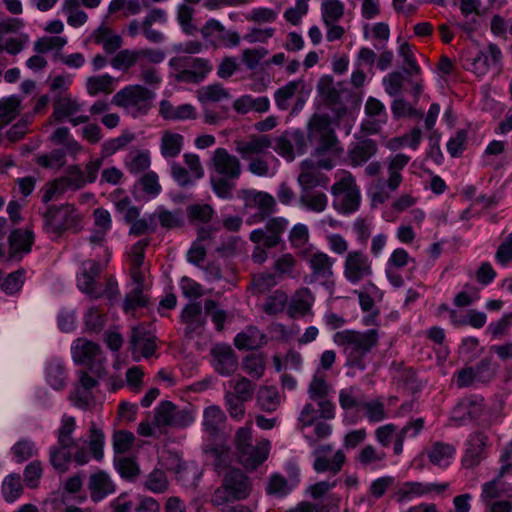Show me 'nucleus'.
Returning <instances> with one entry per match:
<instances>
[{
  "label": "nucleus",
  "instance_id": "f257e3e1",
  "mask_svg": "<svg viewBox=\"0 0 512 512\" xmlns=\"http://www.w3.org/2000/svg\"><path fill=\"white\" fill-rule=\"evenodd\" d=\"M378 340L379 335L376 329H369L365 332L343 330L336 332L333 336L334 343L343 347L346 366L360 371L366 369V358L377 346Z\"/></svg>",
  "mask_w": 512,
  "mask_h": 512
},
{
  "label": "nucleus",
  "instance_id": "f03ea898",
  "mask_svg": "<svg viewBox=\"0 0 512 512\" xmlns=\"http://www.w3.org/2000/svg\"><path fill=\"white\" fill-rule=\"evenodd\" d=\"M316 88L325 105L338 119L343 118L349 111L360 105L361 99L358 93L343 87L342 83L334 86V79L331 75L322 76Z\"/></svg>",
  "mask_w": 512,
  "mask_h": 512
},
{
  "label": "nucleus",
  "instance_id": "7ed1b4c3",
  "mask_svg": "<svg viewBox=\"0 0 512 512\" xmlns=\"http://www.w3.org/2000/svg\"><path fill=\"white\" fill-rule=\"evenodd\" d=\"M252 490V483L249 477L238 468H231L223 476L222 484L218 487L212 497V505H221L225 502H235L246 499Z\"/></svg>",
  "mask_w": 512,
  "mask_h": 512
},
{
  "label": "nucleus",
  "instance_id": "20e7f679",
  "mask_svg": "<svg viewBox=\"0 0 512 512\" xmlns=\"http://www.w3.org/2000/svg\"><path fill=\"white\" fill-rule=\"evenodd\" d=\"M234 442L239 461L246 468L255 469L268 457V440L260 442L257 445L252 444L251 422H248L245 427H240L236 431Z\"/></svg>",
  "mask_w": 512,
  "mask_h": 512
},
{
  "label": "nucleus",
  "instance_id": "39448f33",
  "mask_svg": "<svg viewBox=\"0 0 512 512\" xmlns=\"http://www.w3.org/2000/svg\"><path fill=\"white\" fill-rule=\"evenodd\" d=\"M155 94L141 85H129L112 97L111 103L121 107L133 118L146 115L150 110Z\"/></svg>",
  "mask_w": 512,
  "mask_h": 512
},
{
  "label": "nucleus",
  "instance_id": "423d86ee",
  "mask_svg": "<svg viewBox=\"0 0 512 512\" xmlns=\"http://www.w3.org/2000/svg\"><path fill=\"white\" fill-rule=\"evenodd\" d=\"M307 140L314 146L313 155L323 156L338 143L327 114H314L307 124Z\"/></svg>",
  "mask_w": 512,
  "mask_h": 512
},
{
  "label": "nucleus",
  "instance_id": "0eeeda50",
  "mask_svg": "<svg viewBox=\"0 0 512 512\" xmlns=\"http://www.w3.org/2000/svg\"><path fill=\"white\" fill-rule=\"evenodd\" d=\"M169 66L177 71L175 79L178 82L198 84L212 71V65L207 59L191 56L173 57Z\"/></svg>",
  "mask_w": 512,
  "mask_h": 512
},
{
  "label": "nucleus",
  "instance_id": "6e6552de",
  "mask_svg": "<svg viewBox=\"0 0 512 512\" xmlns=\"http://www.w3.org/2000/svg\"><path fill=\"white\" fill-rule=\"evenodd\" d=\"M44 228L47 233L62 235L66 230L78 229L80 217L72 204L49 205L43 213Z\"/></svg>",
  "mask_w": 512,
  "mask_h": 512
},
{
  "label": "nucleus",
  "instance_id": "1a4fd4ad",
  "mask_svg": "<svg viewBox=\"0 0 512 512\" xmlns=\"http://www.w3.org/2000/svg\"><path fill=\"white\" fill-rule=\"evenodd\" d=\"M238 197L244 201L245 209L258 208L259 215L262 216L261 219H267L275 212L276 201L267 192L242 189L238 192Z\"/></svg>",
  "mask_w": 512,
  "mask_h": 512
},
{
  "label": "nucleus",
  "instance_id": "9d476101",
  "mask_svg": "<svg viewBox=\"0 0 512 512\" xmlns=\"http://www.w3.org/2000/svg\"><path fill=\"white\" fill-rule=\"evenodd\" d=\"M214 370L221 376H230L238 369V357L228 344H216L210 350Z\"/></svg>",
  "mask_w": 512,
  "mask_h": 512
},
{
  "label": "nucleus",
  "instance_id": "9b49d317",
  "mask_svg": "<svg viewBox=\"0 0 512 512\" xmlns=\"http://www.w3.org/2000/svg\"><path fill=\"white\" fill-rule=\"evenodd\" d=\"M371 274V262L367 255L361 251L348 252L344 262V275L349 282L358 283Z\"/></svg>",
  "mask_w": 512,
  "mask_h": 512
},
{
  "label": "nucleus",
  "instance_id": "f8f14e48",
  "mask_svg": "<svg viewBox=\"0 0 512 512\" xmlns=\"http://www.w3.org/2000/svg\"><path fill=\"white\" fill-rule=\"evenodd\" d=\"M101 265L96 260H88L83 263V271L78 276V287L90 297L99 298L101 290L96 285V279L101 274Z\"/></svg>",
  "mask_w": 512,
  "mask_h": 512
},
{
  "label": "nucleus",
  "instance_id": "ddd939ff",
  "mask_svg": "<svg viewBox=\"0 0 512 512\" xmlns=\"http://www.w3.org/2000/svg\"><path fill=\"white\" fill-rule=\"evenodd\" d=\"M215 170L230 179H238L241 174V164L236 156L230 155L226 149L218 148L214 152Z\"/></svg>",
  "mask_w": 512,
  "mask_h": 512
},
{
  "label": "nucleus",
  "instance_id": "4468645a",
  "mask_svg": "<svg viewBox=\"0 0 512 512\" xmlns=\"http://www.w3.org/2000/svg\"><path fill=\"white\" fill-rule=\"evenodd\" d=\"M8 242V260L15 258L21 259L23 254H27L31 251L34 242V234L29 230L14 229L8 237Z\"/></svg>",
  "mask_w": 512,
  "mask_h": 512
},
{
  "label": "nucleus",
  "instance_id": "2eb2a0df",
  "mask_svg": "<svg viewBox=\"0 0 512 512\" xmlns=\"http://www.w3.org/2000/svg\"><path fill=\"white\" fill-rule=\"evenodd\" d=\"M487 436L482 432H474L469 436L467 449L462 458V464L466 468L477 466L484 458V448Z\"/></svg>",
  "mask_w": 512,
  "mask_h": 512
},
{
  "label": "nucleus",
  "instance_id": "dca6fc26",
  "mask_svg": "<svg viewBox=\"0 0 512 512\" xmlns=\"http://www.w3.org/2000/svg\"><path fill=\"white\" fill-rule=\"evenodd\" d=\"M378 151L377 143L369 138H358L348 149V158L354 166H360L370 160Z\"/></svg>",
  "mask_w": 512,
  "mask_h": 512
},
{
  "label": "nucleus",
  "instance_id": "f3484780",
  "mask_svg": "<svg viewBox=\"0 0 512 512\" xmlns=\"http://www.w3.org/2000/svg\"><path fill=\"white\" fill-rule=\"evenodd\" d=\"M90 498L94 502L103 500L115 491V485L104 471H98L90 476L88 482Z\"/></svg>",
  "mask_w": 512,
  "mask_h": 512
},
{
  "label": "nucleus",
  "instance_id": "a211bd4d",
  "mask_svg": "<svg viewBox=\"0 0 512 512\" xmlns=\"http://www.w3.org/2000/svg\"><path fill=\"white\" fill-rule=\"evenodd\" d=\"M307 261L312 270L309 283L319 279L327 280L333 276V260L326 253L315 252L307 258Z\"/></svg>",
  "mask_w": 512,
  "mask_h": 512
},
{
  "label": "nucleus",
  "instance_id": "6ab92c4d",
  "mask_svg": "<svg viewBox=\"0 0 512 512\" xmlns=\"http://www.w3.org/2000/svg\"><path fill=\"white\" fill-rule=\"evenodd\" d=\"M101 353L98 344L82 338L76 339L72 346L73 360L78 365L86 366Z\"/></svg>",
  "mask_w": 512,
  "mask_h": 512
},
{
  "label": "nucleus",
  "instance_id": "aec40b11",
  "mask_svg": "<svg viewBox=\"0 0 512 512\" xmlns=\"http://www.w3.org/2000/svg\"><path fill=\"white\" fill-rule=\"evenodd\" d=\"M267 337L256 326L247 327L246 331L238 333L234 345L239 350H255L266 344Z\"/></svg>",
  "mask_w": 512,
  "mask_h": 512
},
{
  "label": "nucleus",
  "instance_id": "412c9836",
  "mask_svg": "<svg viewBox=\"0 0 512 512\" xmlns=\"http://www.w3.org/2000/svg\"><path fill=\"white\" fill-rule=\"evenodd\" d=\"M181 321L186 324V334H191L205 325V318L202 316V305L199 302L188 303L181 312Z\"/></svg>",
  "mask_w": 512,
  "mask_h": 512
},
{
  "label": "nucleus",
  "instance_id": "4be33fe9",
  "mask_svg": "<svg viewBox=\"0 0 512 512\" xmlns=\"http://www.w3.org/2000/svg\"><path fill=\"white\" fill-rule=\"evenodd\" d=\"M235 145L236 151L243 158H247L250 155L262 153L272 146V142L268 135H254L249 141H235Z\"/></svg>",
  "mask_w": 512,
  "mask_h": 512
},
{
  "label": "nucleus",
  "instance_id": "5701e85b",
  "mask_svg": "<svg viewBox=\"0 0 512 512\" xmlns=\"http://www.w3.org/2000/svg\"><path fill=\"white\" fill-rule=\"evenodd\" d=\"M269 107L270 101L266 96L253 98L251 95H244L236 99L233 103V108L240 114H246L251 110L263 113L268 111Z\"/></svg>",
  "mask_w": 512,
  "mask_h": 512
},
{
  "label": "nucleus",
  "instance_id": "b1692460",
  "mask_svg": "<svg viewBox=\"0 0 512 512\" xmlns=\"http://www.w3.org/2000/svg\"><path fill=\"white\" fill-rule=\"evenodd\" d=\"M68 449L70 447H62L61 445L50 448L49 461L52 467L59 473H65L69 469L72 453Z\"/></svg>",
  "mask_w": 512,
  "mask_h": 512
},
{
  "label": "nucleus",
  "instance_id": "393cba45",
  "mask_svg": "<svg viewBox=\"0 0 512 512\" xmlns=\"http://www.w3.org/2000/svg\"><path fill=\"white\" fill-rule=\"evenodd\" d=\"M312 294L308 288L299 291L291 300L289 314L295 318L297 315H306L312 306Z\"/></svg>",
  "mask_w": 512,
  "mask_h": 512
},
{
  "label": "nucleus",
  "instance_id": "a878e982",
  "mask_svg": "<svg viewBox=\"0 0 512 512\" xmlns=\"http://www.w3.org/2000/svg\"><path fill=\"white\" fill-rule=\"evenodd\" d=\"M183 136L178 133L165 132L161 139V153L166 158L178 156L183 147Z\"/></svg>",
  "mask_w": 512,
  "mask_h": 512
},
{
  "label": "nucleus",
  "instance_id": "bb28decb",
  "mask_svg": "<svg viewBox=\"0 0 512 512\" xmlns=\"http://www.w3.org/2000/svg\"><path fill=\"white\" fill-rule=\"evenodd\" d=\"M20 104L21 100L14 95L0 101V130L16 118Z\"/></svg>",
  "mask_w": 512,
  "mask_h": 512
},
{
  "label": "nucleus",
  "instance_id": "cd10ccee",
  "mask_svg": "<svg viewBox=\"0 0 512 512\" xmlns=\"http://www.w3.org/2000/svg\"><path fill=\"white\" fill-rule=\"evenodd\" d=\"M242 368L250 377L260 379L266 368L264 354L259 353L247 355L243 358Z\"/></svg>",
  "mask_w": 512,
  "mask_h": 512
},
{
  "label": "nucleus",
  "instance_id": "c85d7f7f",
  "mask_svg": "<svg viewBox=\"0 0 512 512\" xmlns=\"http://www.w3.org/2000/svg\"><path fill=\"white\" fill-rule=\"evenodd\" d=\"M197 98L200 102H219L223 99L230 98V93L222 84L214 83L212 85L203 86L197 91Z\"/></svg>",
  "mask_w": 512,
  "mask_h": 512
},
{
  "label": "nucleus",
  "instance_id": "c756f323",
  "mask_svg": "<svg viewBox=\"0 0 512 512\" xmlns=\"http://www.w3.org/2000/svg\"><path fill=\"white\" fill-rule=\"evenodd\" d=\"M226 416L218 406H209L204 410L203 425L210 435H216L220 425L224 422Z\"/></svg>",
  "mask_w": 512,
  "mask_h": 512
},
{
  "label": "nucleus",
  "instance_id": "7c9ffc66",
  "mask_svg": "<svg viewBox=\"0 0 512 512\" xmlns=\"http://www.w3.org/2000/svg\"><path fill=\"white\" fill-rule=\"evenodd\" d=\"M176 405L164 400L155 409L153 423L157 427H172Z\"/></svg>",
  "mask_w": 512,
  "mask_h": 512
},
{
  "label": "nucleus",
  "instance_id": "2f4dec72",
  "mask_svg": "<svg viewBox=\"0 0 512 512\" xmlns=\"http://www.w3.org/2000/svg\"><path fill=\"white\" fill-rule=\"evenodd\" d=\"M345 462V455L342 451H337L331 460L325 457H317L314 461L313 467L318 473L330 471L336 475L342 469Z\"/></svg>",
  "mask_w": 512,
  "mask_h": 512
},
{
  "label": "nucleus",
  "instance_id": "473e14b6",
  "mask_svg": "<svg viewBox=\"0 0 512 512\" xmlns=\"http://www.w3.org/2000/svg\"><path fill=\"white\" fill-rule=\"evenodd\" d=\"M76 428V422L74 417L63 416L61 420V427L58 430L57 442L62 447H77V443L72 437V433Z\"/></svg>",
  "mask_w": 512,
  "mask_h": 512
},
{
  "label": "nucleus",
  "instance_id": "72a5a7b5",
  "mask_svg": "<svg viewBox=\"0 0 512 512\" xmlns=\"http://www.w3.org/2000/svg\"><path fill=\"white\" fill-rule=\"evenodd\" d=\"M47 381L55 390H61L66 385V370L64 364L53 360L47 367Z\"/></svg>",
  "mask_w": 512,
  "mask_h": 512
},
{
  "label": "nucleus",
  "instance_id": "f704fd0d",
  "mask_svg": "<svg viewBox=\"0 0 512 512\" xmlns=\"http://www.w3.org/2000/svg\"><path fill=\"white\" fill-rule=\"evenodd\" d=\"M53 106V117L58 122H61L64 118L75 114L80 109L78 103L70 97L55 98Z\"/></svg>",
  "mask_w": 512,
  "mask_h": 512
},
{
  "label": "nucleus",
  "instance_id": "c9c22d12",
  "mask_svg": "<svg viewBox=\"0 0 512 512\" xmlns=\"http://www.w3.org/2000/svg\"><path fill=\"white\" fill-rule=\"evenodd\" d=\"M257 402L261 410L266 412L275 411L278 404V391L272 386H262L257 392Z\"/></svg>",
  "mask_w": 512,
  "mask_h": 512
},
{
  "label": "nucleus",
  "instance_id": "e433bc0d",
  "mask_svg": "<svg viewBox=\"0 0 512 512\" xmlns=\"http://www.w3.org/2000/svg\"><path fill=\"white\" fill-rule=\"evenodd\" d=\"M157 216L160 225L168 230L181 228L185 224L184 213L182 209L169 211L164 208H159Z\"/></svg>",
  "mask_w": 512,
  "mask_h": 512
},
{
  "label": "nucleus",
  "instance_id": "4c0bfd02",
  "mask_svg": "<svg viewBox=\"0 0 512 512\" xmlns=\"http://www.w3.org/2000/svg\"><path fill=\"white\" fill-rule=\"evenodd\" d=\"M187 217L191 224L201 222L206 224L211 221L215 211L210 204H192L187 206Z\"/></svg>",
  "mask_w": 512,
  "mask_h": 512
},
{
  "label": "nucleus",
  "instance_id": "58836bf2",
  "mask_svg": "<svg viewBox=\"0 0 512 512\" xmlns=\"http://www.w3.org/2000/svg\"><path fill=\"white\" fill-rule=\"evenodd\" d=\"M454 454V446L446 443L437 442L432 446L428 456L429 460L433 464L444 467L448 465V462L445 461L451 458Z\"/></svg>",
  "mask_w": 512,
  "mask_h": 512
},
{
  "label": "nucleus",
  "instance_id": "ea45409f",
  "mask_svg": "<svg viewBox=\"0 0 512 512\" xmlns=\"http://www.w3.org/2000/svg\"><path fill=\"white\" fill-rule=\"evenodd\" d=\"M360 205V194L358 190H348L341 198L334 202L335 208L344 214L356 211Z\"/></svg>",
  "mask_w": 512,
  "mask_h": 512
},
{
  "label": "nucleus",
  "instance_id": "a19ab883",
  "mask_svg": "<svg viewBox=\"0 0 512 512\" xmlns=\"http://www.w3.org/2000/svg\"><path fill=\"white\" fill-rule=\"evenodd\" d=\"M113 78L108 75L91 76L87 79V92L91 96H95L100 92L109 94L113 91Z\"/></svg>",
  "mask_w": 512,
  "mask_h": 512
},
{
  "label": "nucleus",
  "instance_id": "79ce46f5",
  "mask_svg": "<svg viewBox=\"0 0 512 512\" xmlns=\"http://www.w3.org/2000/svg\"><path fill=\"white\" fill-rule=\"evenodd\" d=\"M23 492L19 474H11L5 478L2 485V494L7 502L15 501Z\"/></svg>",
  "mask_w": 512,
  "mask_h": 512
},
{
  "label": "nucleus",
  "instance_id": "37998d69",
  "mask_svg": "<svg viewBox=\"0 0 512 512\" xmlns=\"http://www.w3.org/2000/svg\"><path fill=\"white\" fill-rule=\"evenodd\" d=\"M114 465L121 475L126 480H133L140 473V468L134 458L131 457H115Z\"/></svg>",
  "mask_w": 512,
  "mask_h": 512
},
{
  "label": "nucleus",
  "instance_id": "c03bdc74",
  "mask_svg": "<svg viewBox=\"0 0 512 512\" xmlns=\"http://www.w3.org/2000/svg\"><path fill=\"white\" fill-rule=\"evenodd\" d=\"M300 83L301 81H290L285 86L276 90L274 98L279 109H288L289 100L295 95Z\"/></svg>",
  "mask_w": 512,
  "mask_h": 512
},
{
  "label": "nucleus",
  "instance_id": "a18cd8bd",
  "mask_svg": "<svg viewBox=\"0 0 512 512\" xmlns=\"http://www.w3.org/2000/svg\"><path fill=\"white\" fill-rule=\"evenodd\" d=\"M135 139V135L131 132H125L117 138L110 139L102 144V157L106 158L114 154L117 150L125 147Z\"/></svg>",
  "mask_w": 512,
  "mask_h": 512
},
{
  "label": "nucleus",
  "instance_id": "49530a36",
  "mask_svg": "<svg viewBox=\"0 0 512 512\" xmlns=\"http://www.w3.org/2000/svg\"><path fill=\"white\" fill-rule=\"evenodd\" d=\"M423 426H424V420L422 418H418L414 421L407 423L396 436V439L394 442V453L396 455H399L402 453L404 440L407 437V435H409L411 427L415 428V432H413L411 434V436H416L423 429Z\"/></svg>",
  "mask_w": 512,
  "mask_h": 512
},
{
  "label": "nucleus",
  "instance_id": "de8ad7c7",
  "mask_svg": "<svg viewBox=\"0 0 512 512\" xmlns=\"http://www.w3.org/2000/svg\"><path fill=\"white\" fill-rule=\"evenodd\" d=\"M323 20L327 26L339 20L344 14V5L340 0H325L322 4Z\"/></svg>",
  "mask_w": 512,
  "mask_h": 512
},
{
  "label": "nucleus",
  "instance_id": "09e8293b",
  "mask_svg": "<svg viewBox=\"0 0 512 512\" xmlns=\"http://www.w3.org/2000/svg\"><path fill=\"white\" fill-rule=\"evenodd\" d=\"M473 368L476 381L481 383L490 382L496 375V368L492 366V359L489 357L481 359Z\"/></svg>",
  "mask_w": 512,
  "mask_h": 512
},
{
  "label": "nucleus",
  "instance_id": "8fccbe9b",
  "mask_svg": "<svg viewBox=\"0 0 512 512\" xmlns=\"http://www.w3.org/2000/svg\"><path fill=\"white\" fill-rule=\"evenodd\" d=\"M274 150L289 161L294 160L295 153L289 131H284L275 139Z\"/></svg>",
  "mask_w": 512,
  "mask_h": 512
},
{
  "label": "nucleus",
  "instance_id": "3c124183",
  "mask_svg": "<svg viewBox=\"0 0 512 512\" xmlns=\"http://www.w3.org/2000/svg\"><path fill=\"white\" fill-rule=\"evenodd\" d=\"M135 440L132 432L126 430L116 431L113 435V448L116 454H123L130 450Z\"/></svg>",
  "mask_w": 512,
  "mask_h": 512
},
{
  "label": "nucleus",
  "instance_id": "603ef678",
  "mask_svg": "<svg viewBox=\"0 0 512 512\" xmlns=\"http://www.w3.org/2000/svg\"><path fill=\"white\" fill-rule=\"evenodd\" d=\"M299 201L302 206L315 212H322L327 206V197L321 192L314 195L303 194L300 196Z\"/></svg>",
  "mask_w": 512,
  "mask_h": 512
},
{
  "label": "nucleus",
  "instance_id": "864d4df0",
  "mask_svg": "<svg viewBox=\"0 0 512 512\" xmlns=\"http://www.w3.org/2000/svg\"><path fill=\"white\" fill-rule=\"evenodd\" d=\"M288 297L286 293L282 291H275L273 295H270L264 305V312L268 315H275L283 311Z\"/></svg>",
  "mask_w": 512,
  "mask_h": 512
},
{
  "label": "nucleus",
  "instance_id": "5fc2aeb1",
  "mask_svg": "<svg viewBox=\"0 0 512 512\" xmlns=\"http://www.w3.org/2000/svg\"><path fill=\"white\" fill-rule=\"evenodd\" d=\"M218 303L212 299L205 300L204 309L205 313L211 316L217 331L224 329V323L227 319V314L224 310L217 309Z\"/></svg>",
  "mask_w": 512,
  "mask_h": 512
},
{
  "label": "nucleus",
  "instance_id": "6e6d98bb",
  "mask_svg": "<svg viewBox=\"0 0 512 512\" xmlns=\"http://www.w3.org/2000/svg\"><path fill=\"white\" fill-rule=\"evenodd\" d=\"M138 57V50L131 51L128 49H124L119 51L111 60V65L116 69H128L132 67L137 60Z\"/></svg>",
  "mask_w": 512,
  "mask_h": 512
},
{
  "label": "nucleus",
  "instance_id": "4d7b16f0",
  "mask_svg": "<svg viewBox=\"0 0 512 512\" xmlns=\"http://www.w3.org/2000/svg\"><path fill=\"white\" fill-rule=\"evenodd\" d=\"M227 177H211V186L214 193L222 199H231L233 197L234 183Z\"/></svg>",
  "mask_w": 512,
  "mask_h": 512
},
{
  "label": "nucleus",
  "instance_id": "13d9d810",
  "mask_svg": "<svg viewBox=\"0 0 512 512\" xmlns=\"http://www.w3.org/2000/svg\"><path fill=\"white\" fill-rule=\"evenodd\" d=\"M148 303V298L143 295V290L134 288L128 293L123 302V309L125 312H132L138 307H145Z\"/></svg>",
  "mask_w": 512,
  "mask_h": 512
},
{
  "label": "nucleus",
  "instance_id": "bf43d9fd",
  "mask_svg": "<svg viewBox=\"0 0 512 512\" xmlns=\"http://www.w3.org/2000/svg\"><path fill=\"white\" fill-rule=\"evenodd\" d=\"M146 487L155 493H162L168 488V480L164 471L153 470L146 481Z\"/></svg>",
  "mask_w": 512,
  "mask_h": 512
},
{
  "label": "nucleus",
  "instance_id": "052dcab7",
  "mask_svg": "<svg viewBox=\"0 0 512 512\" xmlns=\"http://www.w3.org/2000/svg\"><path fill=\"white\" fill-rule=\"evenodd\" d=\"M234 395L246 402L253 398L256 385L248 378L242 376L233 385Z\"/></svg>",
  "mask_w": 512,
  "mask_h": 512
},
{
  "label": "nucleus",
  "instance_id": "680f3d73",
  "mask_svg": "<svg viewBox=\"0 0 512 512\" xmlns=\"http://www.w3.org/2000/svg\"><path fill=\"white\" fill-rule=\"evenodd\" d=\"M225 403L232 418L240 420L245 414V400L235 396L232 392L225 394Z\"/></svg>",
  "mask_w": 512,
  "mask_h": 512
},
{
  "label": "nucleus",
  "instance_id": "e2e57ef3",
  "mask_svg": "<svg viewBox=\"0 0 512 512\" xmlns=\"http://www.w3.org/2000/svg\"><path fill=\"white\" fill-rule=\"evenodd\" d=\"M130 157L131 159L126 165L132 174H139L149 168L150 157L148 152L139 151Z\"/></svg>",
  "mask_w": 512,
  "mask_h": 512
},
{
  "label": "nucleus",
  "instance_id": "0e129e2a",
  "mask_svg": "<svg viewBox=\"0 0 512 512\" xmlns=\"http://www.w3.org/2000/svg\"><path fill=\"white\" fill-rule=\"evenodd\" d=\"M66 39L59 36L42 37L34 43L37 53H46L54 48L61 49L66 44Z\"/></svg>",
  "mask_w": 512,
  "mask_h": 512
},
{
  "label": "nucleus",
  "instance_id": "69168bd1",
  "mask_svg": "<svg viewBox=\"0 0 512 512\" xmlns=\"http://www.w3.org/2000/svg\"><path fill=\"white\" fill-rule=\"evenodd\" d=\"M429 493V488L420 482H406L397 492L398 501L401 502L411 495H424Z\"/></svg>",
  "mask_w": 512,
  "mask_h": 512
},
{
  "label": "nucleus",
  "instance_id": "338daca9",
  "mask_svg": "<svg viewBox=\"0 0 512 512\" xmlns=\"http://www.w3.org/2000/svg\"><path fill=\"white\" fill-rule=\"evenodd\" d=\"M24 273L22 269L10 273L1 285L2 290L7 294L18 292L24 283Z\"/></svg>",
  "mask_w": 512,
  "mask_h": 512
},
{
  "label": "nucleus",
  "instance_id": "774afa93",
  "mask_svg": "<svg viewBox=\"0 0 512 512\" xmlns=\"http://www.w3.org/2000/svg\"><path fill=\"white\" fill-rule=\"evenodd\" d=\"M361 407L365 410L366 417L370 422H380L386 417L384 404L379 400L365 402L361 404Z\"/></svg>",
  "mask_w": 512,
  "mask_h": 512
}]
</instances>
